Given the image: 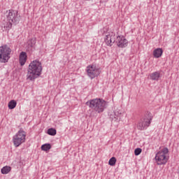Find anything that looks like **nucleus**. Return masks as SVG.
Wrapping results in <instances>:
<instances>
[{
    "label": "nucleus",
    "instance_id": "f257e3e1",
    "mask_svg": "<svg viewBox=\"0 0 179 179\" xmlns=\"http://www.w3.org/2000/svg\"><path fill=\"white\" fill-rule=\"evenodd\" d=\"M43 71V66L38 60L31 62L28 67L27 78L29 80H34L41 75Z\"/></svg>",
    "mask_w": 179,
    "mask_h": 179
},
{
    "label": "nucleus",
    "instance_id": "f03ea898",
    "mask_svg": "<svg viewBox=\"0 0 179 179\" xmlns=\"http://www.w3.org/2000/svg\"><path fill=\"white\" fill-rule=\"evenodd\" d=\"M85 104L98 114H101V113L107 108V101H104L103 99H90L87 101Z\"/></svg>",
    "mask_w": 179,
    "mask_h": 179
},
{
    "label": "nucleus",
    "instance_id": "7ed1b4c3",
    "mask_svg": "<svg viewBox=\"0 0 179 179\" xmlns=\"http://www.w3.org/2000/svg\"><path fill=\"white\" fill-rule=\"evenodd\" d=\"M157 166L166 164L169 162V148H164L156 153L155 157Z\"/></svg>",
    "mask_w": 179,
    "mask_h": 179
},
{
    "label": "nucleus",
    "instance_id": "20e7f679",
    "mask_svg": "<svg viewBox=\"0 0 179 179\" xmlns=\"http://www.w3.org/2000/svg\"><path fill=\"white\" fill-rule=\"evenodd\" d=\"M152 113L147 112L143 119L137 124V129L139 131H145L152 122Z\"/></svg>",
    "mask_w": 179,
    "mask_h": 179
},
{
    "label": "nucleus",
    "instance_id": "39448f33",
    "mask_svg": "<svg viewBox=\"0 0 179 179\" xmlns=\"http://www.w3.org/2000/svg\"><path fill=\"white\" fill-rule=\"evenodd\" d=\"M13 142L15 148H19L22 143L26 142V131L20 129L13 137Z\"/></svg>",
    "mask_w": 179,
    "mask_h": 179
},
{
    "label": "nucleus",
    "instance_id": "423d86ee",
    "mask_svg": "<svg viewBox=\"0 0 179 179\" xmlns=\"http://www.w3.org/2000/svg\"><path fill=\"white\" fill-rule=\"evenodd\" d=\"M12 52V49L9 48L7 45H3L0 46V61L3 64H6L10 59V53Z\"/></svg>",
    "mask_w": 179,
    "mask_h": 179
},
{
    "label": "nucleus",
    "instance_id": "0eeeda50",
    "mask_svg": "<svg viewBox=\"0 0 179 179\" xmlns=\"http://www.w3.org/2000/svg\"><path fill=\"white\" fill-rule=\"evenodd\" d=\"M7 22H10L16 26L20 22V15L17 10H8L6 11Z\"/></svg>",
    "mask_w": 179,
    "mask_h": 179
},
{
    "label": "nucleus",
    "instance_id": "6e6552de",
    "mask_svg": "<svg viewBox=\"0 0 179 179\" xmlns=\"http://www.w3.org/2000/svg\"><path fill=\"white\" fill-rule=\"evenodd\" d=\"M86 71L87 73V76H89L90 79H94V78L100 75V71L99 70V69H97V67L94 64L89 65L87 67Z\"/></svg>",
    "mask_w": 179,
    "mask_h": 179
},
{
    "label": "nucleus",
    "instance_id": "1a4fd4ad",
    "mask_svg": "<svg viewBox=\"0 0 179 179\" xmlns=\"http://www.w3.org/2000/svg\"><path fill=\"white\" fill-rule=\"evenodd\" d=\"M116 45L119 48H125L128 47V40L125 38V36L122 35H119L116 37V40L115 41Z\"/></svg>",
    "mask_w": 179,
    "mask_h": 179
},
{
    "label": "nucleus",
    "instance_id": "9d476101",
    "mask_svg": "<svg viewBox=\"0 0 179 179\" xmlns=\"http://www.w3.org/2000/svg\"><path fill=\"white\" fill-rule=\"evenodd\" d=\"M104 40L106 45L111 47L115 43V33L109 32L106 35Z\"/></svg>",
    "mask_w": 179,
    "mask_h": 179
},
{
    "label": "nucleus",
    "instance_id": "9b49d317",
    "mask_svg": "<svg viewBox=\"0 0 179 179\" xmlns=\"http://www.w3.org/2000/svg\"><path fill=\"white\" fill-rule=\"evenodd\" d=\"M13 25V24L10 21H8V22L3 21L1 24V30H3V31H8V30L12 29Z\"/></svg>",
    "mask_w": 179,
    "mask_h": 179
},
{
    "label": "nucleus",
    "instance_id": "f8f14e48",
    "mask_svg": "<svg viewBox=\"0 0 179 179\" xmlns=\"http://www.w3.org/2000/svg\"><path fill=\"white\" fill-rule=\"evenodd\" d=\"M27 60V55L26 54V52H22L20 54V64L21 66H23V65L26 64Z\"/></svg>",
    "mask_w": 179,
    "mask_h": 179
},
{
    "label": "nucleus",
    "instance_id": "ddd939ff",
    "mask_svg": "<svg viewBox=\"0 0 179 179\" xmlns=\"http://www.w3.org/2000/svg\"><path fill=\"white\" fill-rule=\"evenodd\" d=\"M160 71H155L150 74V79L151 80H159L160 79Z\"/></svg>",
    "mask_w": 179,
    "mask_h": 179
},
{
    "label": "nucleus",
    "instance_id": "4468645a",
    "mask_svg": "<svg viewBox=\"0 0 179 179\" xmlns=\"http://www.w3.org/2000/svg\"><path fill=\"white\" fill-rule=\"evenodd\" d=\"M154 58H160L163 55V49L158 48L153 51Z\"/></svg>",
    "mask_w": 179,
    "mask_h": 179
},
{
    "label": "nucleus",
    "instance_id": "2eb2a0df",
    "mask_svg": "<svg viewBox=\"0 0 179 179\" xmlns=\"http://www.w3.org/2000/svg\"><path fill=\"white\" fill-rule=\"evenodd\" d=\"M10 170H12V168L10 166H3L1 170V174H8V173H10Z\"/></svg>",
    "mask_w": 179,
    "mask_h": 179
},
{
    "label": "nucleus",
    "instance_id": "dca6fc26",
    "mask_svg": "<svg viewBox=\"0 0 179 179\" xmlns=\"http://www.w3.org/2000/svg\"><path fill=\"white\" fill-rule=\"evenodd\" d=\"M41 150H43L44 152H47L51 149V144L50 143H45L41 145Z\"/></svg>",
    "mask_w": 179,
    "mask_h": 179
},
{
    "label": "nucleus",
    "instance_id": "f3484780",
    "mask_svg": "<svg viewBox=\"0 0 179 179\" xmlns=\"http://www.w3.org/2000/svg\"><path fill=\"white\" fill-rule=\"evenodd\" d=\"M17 104V103L16 102V101L15 100H11L9 103H8V108L10 110H13V108H15L16 107V105Z\"/></svg>",
    "mask_w": 179,
    "mask_h": 179
},
{
    "label": "nucleus",
    "instance_id": "a211bd4d",
    "mask_svg": "<svg viewBox=\"0 0 179 179\" xmlns=\"http://www.w3.org/2000/svg\"><path fill=\"white\" fill-rule=\"evenodd\" d=\"M48 134L51 136H55L57 135V130L54 128H50L48 129Z\"/></svg>",
    "mask_w": 179,
    "mask_h": 179
},
{
    "label": "nucleus",
    "instance_id": "6ab92c4d",
    "mask_svg": "<svg viewBox=\"0 0 179 179\" xmlns=\"http://www.w3.org/2000/svg\"><path fill=\"white\" fill-rule=\"evenodd\" d=\"M114 118H115V120H118V117H121V115H122V111L118 110V109H116L115 111H114Z\"/></svg>",
    "mask_w": 179,
    "mask_h": 179
},
{
    "label": "nucleus",
    "instance_id": "aec40b11",
    "mask_svg": "<svg viewBox=\"0 0 179 179\" xmlns=\"http://www.w3.org/2000/svg\"><path fill=\"white\" fill-rule=\"evenodd\" d=\"M115 163H117V159H115V157H113L109 159V166H115Z\"/></svg>",
    "mask_w": 179,
    "mask_h": 179
},
{
    "label": "nucleus",
    "instance_id": "412c9836",
    "mask_svg": "<svg viewBox=\"0 0 179 179\" xmlns=\"http://www.w3.org/2000/svg\"><path fill=\"white\" fill-rule=\"evenodd\" d=\"M36 38H32L29 40V45L30 46L31 48H33V47L36 45Z\"/></svg>",
    "mask_w": 179,
    "mask_h": 179
},
{
    "label": "nucleus",
    "instance_id": "4be33fe9",
    "mask_svg": "<svg viewBox=\"0 0 179 179\" xmlns=\"http://www.w3.org/2000/svg\"><path fill=\"white\" fill-rule=\"evenodd\" d=\"M141 153H142V149L141 148H136L134 150V155L135 156H139V155H141Z\"/></svg>",
    "mask_w": 179,
    "mask_h": 179
}]
</instances>
